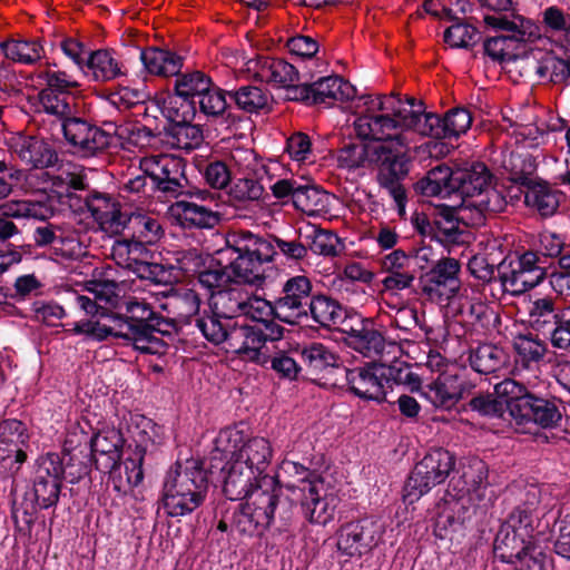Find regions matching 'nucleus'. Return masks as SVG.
<instances>
[{"label": "nucleus", "instance_id": "nucleus-14", "mask_svg": "<svg viewBox=\"0 0 570 570\" xmlns=\"http://www.w3.org/2000/svg\"><path fill=\"white\" fill-rule=\"evenodd\" d=\"M312 283L304 275L289 277L282 288L281 296L269 305L271 314L283 323L291 325L307 321V306L313 297Z\"/></svg>", "mask_w": 570, "mask_h": 570}, {"label": "nucleus", "instance_id": "nucleus-35", "mask_svg": "<svg viewBox=\"0 0 570 570\" xmlns=\"http://www.w3.org/2000/svg\"><path fill=\"white\" fill-rule=\"evenodd\" d=\"M81 72L88 79L99 82L110 81L122 75L120 62L106 49L89 52Z\"/></svg>", "mask_w": 570, "mask_h": 570}, {"label": "nucleus", "instance_id": "nucleus-21", "mask_svg": "<svg viewBox=\"0 0 570 570\" xmlns=\"http://www.w3.org/2000/svg\"><path fill=\"white\" fill-rule=\"evenodd\" d=\"M341 372L344 374L350 392L358 399L379 404L386 402L387 392L381 362L370 361L353 368L342 366Z\"/></svg>", "mask_w": 570, "mask_h": 570}, {"label": "nucleus", "instance_id": "nucleus-62", "mask_svg": "<svg viewBox=\"0 0 570 570\" xmlns=\"http://www.w3.org/2000/svg\"><path fill=\"white\" fill-rule=\"evenodd\" d=\"M197 108L207 117L222 116L227 108L225 92L212 82L209 89L205 90L196 101Z\"/></svg>", "mask_w": 570, "mask_h": 570}, {"label": "nucleus", "instance_id": "nucleus-18", "mask_svg": "<svg viewBox=\"0 0 570 570\" xmlns=\"http://www.w3.org/2000/svg\"><path fill=\"white\" fill-rule=\"evenodd\" d=\"M420 252H390L380 258L381 272L386 274L382 285L386 291H403L411 288L417 273L424 269L423 263H428L426 255L420 256Z\"/></svg>", "mask_w": 570, "mask_h": 570}, {"label": "nucleus", "instance_id": "nucleus-38", "mask_svg": "<svg viewBox=\"0 0 570 570\" xmlns=\"http://www.w3.org/2000/svg\"><path fill=\"white\" fill-rule=\"evenodd\" d=\"M515 365L522 370L539 368L547 353V344L532 335H519L513 341Z\"/></svg>", "mask_w": 570, "mask_h": 570}, {"label": "nucleus", "instance_id": "nucleus-16", "mask_svg": "<svg viewBox=\"0 0 570 570\" xmlns=\"http://www.w3.org/2000/svg\"><path fill=\"white\" fill-rule=\"evenodd\" d=\"M383 533V525L371 518L347 522L337 531V550L348 558H361L379 546Z\"/></svg>", "mask_w": 570, "mask_h": 570}, {"label": "nucleus", "instance_id": "nucleus-47", "mask_svg": "<svg viewBox=\"0 0 570 570\" xmlns=\"http://www.w3.org/2000/svg\"><path fill=\"white\" fill-rule=\"evenodd\" d=\"M4 57L19 63L32 65L43 56V48L38 40H7L0 42Z\"/></svg>", "mask_w": 570, "mask_h": 570}, {"label": "nucleus", "instance_id": "nucleus-10", "mask_svg": "<svg viewBox=\"0 0 570 570\" xmlns=\"http://www.w3.org/2000/svg\"><path fill=\"white\" fill-rule=\"evenodd\" d=\"M484 22L488 27L511 32L510 36L491 37L484 42L485 53L499 63L520 65L525 59L519 57L520 42L525 36H531L532 23L520 16L508 17L507 14H485Z\"/></svg>", "mask_w": 570, "mask_h": 570}, {"label": "nucleus", "instance_id": "nucleus-19", "mask_svg": "<svg viewBox=\"0 0 570 570\" xmlns=\"http://www.w3.org/2000/svg\"><path fill=\"white\" fill-rule=\"evenodd\" d=\"M208 464L205 468L207 475L214 476L218 474L219 480L223 483V492L228 500H244L257 488L258 476L255 474V470L244 465L243 460L228 456L223 460L222 469L213 466L212 452L207 458Z\"/></svg>", "mask_w": 570, "mask_h": 570}, {"label": "nucleus", "instance_id": "nucleus-39", "mask_svg": "<svg viewBox=\"0 0 570 570\" xmlns=\"http://www.w3.org/2000/svg\"><path fill=\"white\" fill-rule=\"evenodd\" d=\"M348 345L366 357L382 355L385 348V337L377 328L373 318H367L365 324L348 338Z\"/></svg>", "mask_w": 570, "mask_h": 570}, {"label": "nucleus", "instance_id": "nucleus-42", "mask_svg": "<svg viewBox=\"0 0 570 570\" xmlns=\"http://www.w3.org/2000/svg\"><path fill=\"white\" fill-rule=\"evenodd\" d=\"M524 203L540 215L551 216L559 206V195L546 183L532 180V183L527 185Z\"/></svg>", "mask_w": 570, "mask_h": 570}, {"label": "nucleus", "instance_id": "nucleus-45", "mask_svg": "<svg viewBox=\"0 0 570 570\" xmlns=\"http://www.w3.org/2000/svg\"><path fill=\"white\" fill-rule=\"evenodd\" d=\"M32 80L45 89H51L57 92H70L79 87V82L65 71L58 70L56 65L49 62L40 63L32 72Z\"/></svg>", "mask_w": 570, "mask_h": 570}, {"label": "nucleus", "instance_id": "nucleus-27", "mask_svg": "<svg viewBox=\"0 0 570 570\" xmlns=\"http://www.w3.org/2000/svg\"><path fill=\"white\" fill-rule=\"evenodd\" d=\"M459 478L451 479L449 487H452L454 494L452 498L462 499L464 495L474 494L481 499L484 497V490L489 487V466L478 456H470L462 462Z\"/></svg>", "mask_w": 570, "mask_h": 570}, {"label": "nucleus", "instance_id": "nucleus-63", "mask_svg": "<svg viewBox=\"0 0 570 570\" xmlns=\"http://www.w3.org/2000/svg\"><path fill=\"white\" fill-rule=\"evenodd\" d=\"M500 263L490 261L487 252H476L468 262L470 274L487 284L499 279Z\"/></svg>", "mask_w": 570, "mask_h": 570}, {"label": "nucleus", "instance_id": "nucleus-49", "mask_svg": "<svg viewBox=\"0 0 570 570\" xmlns=\"http://www.w3.org/2000/svg\"><path fill=\"white\" fill-rule=\"evenodd\" d=\"M40 504L28 492L24 493L21 502H14L11 510V517L16 524V530L24 535L30 537L32 528L38 518Z\"/></svg>", "mask_w": 570, "mask_h": 570}, {"label": "nucleus", "instance_id": "nucleus-23", "mask_svg": "<svg viewBox=\"0 0 570 570\" xmlns=\"http://www.w3.org/2000/svg\"><path fill=\"white\" fill-rule=\"evenodd\" d=\"M262 331L255 320H235L229 333L228 350L242 360L265 367L269 355L264 353Z\"/></svg>", "mask_w": 570, "mask_h": 570}, {"label": "nucleus", "instance_id": "nucleus-12", "mask_svg": "<svg viewBox=\"0 0 570 570\" xmlns=\"http://www.w3.org/2000/svg\"><path fill=\"white\" fill-rule=\"evenodd\" d=\"M512 252L500 262L499 281L504 292L519 296L539 285L546 269L539 265V252Z\"/></svg>", "mask_w": 570, "mask_h": 570}, {"label": "nucleus", "instance_id": "nucleus-30", "mask_svg": "<svg viewBox=\"0 0 570 570\" xmlns=\"http://www.w3.org/2000/svg\"><path fill=\"white\" fill-rule=\"evenodd\" d=\"M87 208L101 232L118 235L127 224L119 204L108 195L95 194L86 202Z\"/></svg>", "mask_w": 570, "mask_h": 570}, {"label": "nucleus", "instance_id": "nucleus-17", "mask_svg": "<svg viewBox=\"0 0 570 570\" xmlns=\"http://www.w3.org/2000/svg\"><path fill=\"white\" fill-rule=\"evenodd\" d=\"M139 164L160 191L173 197L183 194L186 184L183 158L170 154L148 155Z\"/></svg>", "mask_w": 570, "mask_h": 570}, {"label": "nucleus", "instance_id": "nucleus-31", "mask_svg": "<svg viewBox=\"0 0 570 570\" xmlns=\"http://www.w3.org/2000/svg\"><path fill=\"white\" fill-rule=\"evenodd\" d=\"M539 504V491L537 488L531 487L527 490L524 500L512 509L502 524L534 541V532L540 523Z\"/></svg>", "mask_w": 570, "mask_h": 570}, {"label": "nucleus", "instance_id": "nucleus-13", "mask_svg": "<svg viewBox=\"0 0 570 570\" xmlns=\"http://www.w3.org/2000/svg\"><path fill=\"white\" fill-rule=\"evenodd\" d=\"M461 265L452 257H443L426 272H420L417 288L433 303L449 302L459 294Z\"/></svg>", "mask_w": 570, "mask_h": 570}, {"label": "nucleus", "instance_id": "nucleus-41", "mask_svg": "<svg viewBox=\"0 0 570 570\" xmlns=\"http://www.w3.org/2000/svg\"><path fill=\"white\" fill-rule=\"evenodd\" d=\"M140 59L149 73L158 76H174L177 75L181 68V58L176 53L159 49L148 48L142 50Z\"/></svg>", "mask_w": 570, "mask_h": 570}, {"label": "nucleus", "instance_id": "nucleus-61", "mask_svg": "<svg viewBox=\"0 0 570 570\" xmlns=\"http://www.w3.org/2000/svg\"><path fill=\"white\" fill-rule=\"evenodd\" d=\"M233 98L242 110L246 112H256L266 108L269 104V95L259 87H240L233 95Z\"/></svg>", "mask_w": 570, "mask_h": 570}, {"label": "nucleus", "instance_id": "nucleus-1", "mask_svg": "<svg viewBox=\"0 0 570 570\" xmlns=\"http://www.w3.org/2000/svg\"><path fill=\"white\" fill-rule=\"evenodd\" d=\"M364 104L367 108L354 120V130L362 139L380 141L366 153L379 164V181L389 190L402 216L406 193L400 180L409 174L415 136L459 137L470 128L472 116L464 108H454L441 119L425 112L423 104L414 98L366 97Z\"/></svg>", "mask_w": 570, "mask_h": 570}, {"label": "nucleus", "instance_id": "nucleus-20", "mask_svg": "<svg viewBox=\"0 0 570 570\" xmlns=\"http://www.w3.org/2000/svg\"><path fill=\"white\" fill-rule=\"evenodd\" d=\"M30 434L27 424L18 419L0 421V464L11 475L17 474L28 459Z\"/></svg>", "mask_w": 570, "mask_h": 570}, {"label": "nucleus", "instance_id": "nucleus-60", "mask_svg": "<svg viewBox=\"0 0 570 570\" xmlns=\"http://www.w3.org/2000/svg\"><path fill=\"white\" fill-rule=\"evenodd\" d=\"M124 443L125 440L119 430L107 429L104 431L94 432L90 445L91 455L94 456V454H122Z\"/></svg>", "mask_w": 570, "mask_h": 570}, {"label": "nucleus", "instance_id": "nucleus-46", "mask_svg": "<svg viewBox=\"0 0 570 570\" xmlns=\"http://www.w3.org/2000/svg\"><path fill=\"white\" fill-rule=\"evenodd\" d=\"M293 205L306 215H321L328 209L330 195L317 187L299 184L294 194Z\"/></svg>", "mask_w": 570, "mask_h": 570}, {"label": "nucleus", "instance_id": "nucleus-29", "mask_svg": "<svg viewBox=\"0 0 570 570\" xmlns=\"http://www.w3.org/2000/svg\"><path fill=\"white\" fill-rule=\"evenodd\" d=\"M62 130L66 139L85 155H92L110 142V137L104 130L72 115L63 120Z\"/></svg>", "mask_w": 570, "mask_h": 570}, {"label": "nucleus", "instance_id": "nucleus-4", "mask_svg": "<svg viewBox=\"0 0 570 570\" xmlns=\"http://www.w3.org/2000/svg\"><path fill=\"white\" fill-rule=\"evenodd\" d=\"M208 476L200 460L176 463L166 473L158 504L167 517L177 518L193 513L207 495Z\"/></svg>", "mask_w": 570, "mask_h": 570}, {"label": "nucleus", "instance_id": "nucleus-3", "mask_svg": "<svg viewBox=\"0 0 570 570\" xmlns=\"http://www.w3.org/2000/svg\"><path fill=\"white\" fill-rule=\"evenodd\" d=\"M238 256L230 264L234 278L224 288L212 293L210 307L214 313L223 315L225 320H239L243 313H250V292L247 285L262 287L274 273L273 267L266 266L273 262V255H262V252H237Z\"/></svg>", "mask_w": 570, "mask_h": 570}, {"label": "nucleus", "instance_id": "nucleus-58", "mask_svg": "<svg viewBox=\"0 0 570 570\" xmlns=\"http://www.w3.org/2000/svg\"><path fill=\"white\" fill-rule=\"evenodd\" d=\"M87 429H91L88 421L71 424L67 430L61 453H89L92 433H89Z\"/></svg>", "mask_w": 570, "mask_h": 570}, {"label": "nucleus", "instance_id": "nucleus-26", "mask_svg": "<svg viewBox=\"0 0 570 570\" xmlns=\"http://www.w3.org/2000/svg\"><path fill=\"white\" fill-rule=\"evenodd\" d=\"M321 482H305L301 492L293 498L299 501L301 511L304 518L312 524L326 525L334 519L336 499L334 497L321 495Z\"/></svg>", "mask_w": 570, "mask_h": 570}, {"label": "nucleus", "instance_id": "nucleus-37", "mask_svg": "<svg viewBox=\"0 0 570 570\" xmlns=\"http://www.w3.org/2000/svg\"><path fill=\"white\" fill-rule=\"evenodd\" d=\"M307 375H318L330 368L341 371L340 357L322 343H311L297 350Z\"/></svg>", "mask_w": 570, "mask_h": 570}, {"label": "nucleus", "instance_id": "nucleus-56", "mask_svg": "<svg viewBox=\"0 0 570 570\" xmlns=\"http://www.w3.org/2000/svg\"><path fill=\"white\" fill-rule=\"evenodd\" d=\"M85 289L92 294L95 298L107 307L121 309L124 298L119 295V284L115 281H90L86 283Z\"/></svg>", "mask_w": 570, "mask_h": 570}, {"label": "nucleus", "instance_id": "nucleus-28", "mask_svg": "<svg viewBox=\"0 0 570 570\" xmlns=\"http://www.w3.org/2000/svg\"><path fill=\"white\" fill-rule=\"evenodd\" d=\"M414 223L423 236H429L444 247L470 246L471 234L461 229L458 220L450 214L440 215L433 226L420 216L414 218Z\"/></svg>", "mask_w": 570, "mask_h": 570}, {"label": "nucleus", "instance_id": "nucleus-34", "mask_svg": "<svg viewBox=\"0 0 570 570\" xmlns=\"http://www.w3.org/2000/svg\"><path fill=\"white\" fill-rule=\"evenodd\" d=\"M134 229L131 238L122 237L117 238L112 245L115 249L116 245H126L131 247L154 246L156 245L164 235V230L156 218L146 215H135L127 219Z\"/></svg>", "mask_w": 570, "mask_h": 570}, {"label": "nucleus", "instance_id": "nucleus-44", "mask_svg": "<svg viewBox=\"0 0 570 570\" xmlns=\"http://www.w3.org/2000/svg\"><path fill=\"white\" fill-rule=\"evenodd\" d=\"M454 169L445 165L436 166L417 183V188L425 196L446 197L454 189Z\"/></svg>", "mask_w": 570, "mask_h": 570}, {"label": "nucleus", "instance_id": "nucleus-25", "mask_svg": "<svg viewBox=\"0 0 570 570\" xmlns=\"http://www.w3.org/2000/svg\"><path fill=\"white\" fill-rule=\"evenodd\" d=\"M11 154L31 168H48L58 160L51 144L43 137L17 134L9 140Z\"/></svg>", "mask_w": 570, "mask_h": 570}, {"label": "nucleus", "instance_id": "nucleus-15", "mask_svg": "<svg viewBox=\"0 0 570 570\" xmlns=\"http://www.w3.org/2000/svg\"><path fill=\"white\" fill-rule=\"evenodd\" d=\"M62 480L65 479L59 453L48 452L35 461L32 489L28 493L40 504V509L56 508L61 494Z\"/></svg>", "mask_w": 570, "mask_h": 570}, {"label": "nucleus", "instance_id": "nucleus-52", "mask_svg": "<svg viewBox=\"0 0 570 570\" xmlns=\"http://www.w3.org/2000/svg\"><path fill=\"white\" fill-rule=\"evenodd\" d=\"M530 324L535 331H546L561 320L556 312L554 299L546 296L531 302L529 307Z\"/></svg>", "mask_w": 570, "mask_h": 570}, {"label": "nucleus", "instance_id": "nucleus-57", "mask_svg": "<svg viewBox=\"0 0 570 570\" xmlns=\"http://www.w3.org/2000/svg\"><path fill=\"white\" fill-rule=\"evenodd\" d=\"M275 239L254 234L249 230H230L226 235V246L228 249H274Z\"/></svg>", "mask_w": 570, "mask_h": 570}, {"label": "nucleus", "instance_id": "nucleus-11", "mask_svg": "<svg viewBox=\"0 0 570 570\" xmlns=\"http://www.w3.org/2000/svg\"><path fill=\"white\" fill-rule=\"evenodd\" d=\"M212 82V79L202 71L178 75L175 80V92L163 99V114L171 121L191 120L196 114V101L209 89Z\"/></svg>", "mask_w": 570, "mask_h": 570}, {"label": "nucleus", "instance_id": "nucleus-33", "mask_svg": "<svg viewBox=\"0 0 570 570\" xmlns=\"http://www.w3.org/2000/svg\"><path fill=\"white\" fill-rule=\"evenodd\" d=\"M533 547L535 543L529 537L501 523L493 541V553L503 563H515V559H520Z\"/></svg>", "mask_w": 570, "mask_h": 570}, {"label": "nucleus", "instance_id": "nucleus-53", "mask_svg": "<svg viewBox=\"0 0 570 570\" xmlns=\"http://www.w3.org/2000/svg\"><path fill=\"white\" fill-rule=\"evenodd\" d=\"M500 383L494 385V394H478L469 401V406L472 411L478 412L482 416L501 417L505 410H508V403L510 397L502 396L498 393V386Z\"/></svg>", "mask_w": 570, "mask_h": 570}, {"label": "nucleus", "instance_id": "nucleus-54", "mask_svg": "<svg viewBox=\"0 0 570 570\" xmlns=\"http://www.w3.org/2000/svg\"><path fill=\"white\" fill-rule=\"evenodd\" d=\"M72 100L73 98L68 92L42 89L39 94V101L43 111L62 121L72 115Z\"/></svg>", "mask_w": 570, "mask_h": 570}, {"label": "nucleus", "instance_id": "nucleus-8", "mask_svg": "<svg viewBox=\"0 0 570 570\" xmlns=\"http://www.w3.org/2000/svg\"><path fill=\"white\" fill-rule=\"evenodd\" d=\"M243 460L244 465L255 470L257 482L275 485L277 476L266 474V470L273 456V450L267 439L254 436L247 439L238 425L222 429L214 440L212 450L213 466L222 469L226 458Z\"/></svg>", "mask_w": 570, "mask_h": 570}, {"label": "nucleus", "instance_id": "nucleus-9", "mask_svg": "<svg viewBox=\"0 0 570 570\" xmlns=\"http://www.w3.org/2000/svg\"><path fill=\"white\" fill-rule=\"evenodd\" d=\"M456 458L444 448H432L414 465L404 488L403 500L413 504L434 487L443 483L455 471Z\"/></svg>", "mask_w": 570, "mask_h": 570}, {"label": "nucleus", "instance_id": "nucleus-40", "mask_svg": "<svg viewBox=\"0 0 570 570\" xmlns=\"http://www.w3.org/2000/svg\"><path fill=\"white\" fill-rule=\"evenodd\" d=\"M469 362L472 370L481 374H491L501 370L508 362V354L503 348L491 344H480L471 350Z\"/></svg>", "mask_w": 570, "mask_h": 570}, {"label": "nucleus", "instance_id": "nucleus-6", "mask_svg": "<svg viewBox=\"0 0 570 570\" xmlns=\"http://www.w3.org/2000/svg\"><path fill=\"white\" fill-rule=\"evenodd\" d=\"M53 194H37L27 199L10 200L1 206L4 218H0V240H7L18 234L17 226L8 218H24L46 220L60 210L63 194L69 196L71 190L82 189L83 179L76 173L62 170L55 176Z\"/></svg>", "mask_w": 570, "mask_h": 570}, {"label": "nucleus", "instance_id": "nucleus-22", "mask_svg": "<svg viewBox=\"0 0 570 570\" xmlns=\"http://www.w3.org/2000/svg\"><path fill=\"white\" fill-rule=\"evenodd\" d=\"M248 70L263 82L287 90V98L298 99V94L304 96L306 88L299 87V75L296 68L282 59L259 57L250 60Z\"/></svg>", "mask_w": 570, "mask_h": 570}, {"label": "nucleus", "instance_id": "nucleus-59", "mask_svg": "<svg viewBox=\"0 0 570 570\" xmlns=\"http://www.w3.org/2000/svg\"><path fill=\"white\" fill-rule=\"evenodd\" d=\"M214 262V258L210 257V265L208 267L195 271L198 283L202 287L206 288L210 295L224 288L234 278L232 271L227 273L226 268L223 267L220 263L216 262L215 265H213Z\"/></svg>", "mask_w": 570, "mask_h": 570}, {"label": "nucleus", "instance_id": "nucleus-24", "mask_svg": "<svg viewBox=\"0 0 570 570\" xmlns=\"http://www.w3.org/2000/svg\"><path fill=\"white\" fill-rule=\"evenodd\" d=\"M122 306L124 314L129 320L122 322V325H127L128 334L136 338V343L158 342L154 333L160 332L159 326L165 323L164 316L155 312L150 304L139 302L135 297L124 299Z\"/></svg>", "mask_w": 570, "mask_h": 570}, {"label": "nucleus", "instance_id": "nucleus-36", "mask_svg": "<svg viewBox=\"0 0 570 570\" xmlns=\"http://www.w3.org/2000/svg\"><path fill=\"white\" fill-rule=\"evenodd\" d=\"M307 92L312 94L316 104L332 105L334 101L352 99L355 95V89L343 78L330 76L315 81L309 86L308 90L306 89L304 95Z\"/></svg>", "mask_w": 570, "mask_h": 570}, {"label": "nucleus", "instance_id": "nucleus-7", "mask_svg": "<svg viewBox=\"0 0 570 570\" xmlns=\"http://www.w3.org/2000/svg\"><path fill=\"white\" fill-rule=\"evenodd\" d=\"M498 393L510 397L508 411L519 425L533 423L541 429H553L562 421L566 406L554 395L537 393L512 379L500 382Z\"/></svg>", "mask_w": 570, "mask_h": 570}, {"label": "nucleus", "instance_id": "nucleus-32", "mask_svg": "<svg viewBox=\"0 0 570 570\" xmlns=\"http://www.w3.org/2000/svg\"><path fill=\"white\" fill-rule=\"evenodd\" d=\"M470 507L460 498H453L445 501L442 510L438 513L434 521V535L440 540L454 539V534H462L465 529V522L470 520Z\"/></svg>", "mask_w": 570, "mask_h": 570}, {"label": "nucleus", "instance_id": "nucleus-2", "mask_svg": "<svg viewBox=\"0 0 570 570\" xmlns=\"http://www.w3.org/2000/svg\"><path fill=\"white\" fill-rule=\"evenodd\" d=\"M295 500L284 495L283 485L257 483V488L245 498L233 512V527L244 535L262 538L274 528L278 533L287 532L295 519Z\"/></svg>", "mask_w": 570, "mask_h": 570}, {"label": "nucleus", "instance_id": "nucleus-64", "mask_svg": "<svg viewBox=\"0 0 570 570\" xmlns=\"http://www.w3.org/2000/svg\"><path fill=\"white\" fill-rule=\"evenodd\" d=\"M177 207L181 209L185 220L197 227H213L218 222L217 215L205 205L195 202H179Z\"/></svg>", "mask_w": 570, "mask_h": 570}, {"label": "nucleus", "instance_id": "nucleus-48", "mask_svg": "<svg viewBox=\"0 0 570 570\" xmlns=\"http://www.w3.org/2000/svg\"><path fill=\"white\" fill-rule=\"evenodd\" d=\"M227 163L234 176L261 177L264 173V165L257 158L254 150L237 147L230 150Z\"/></svg>", "mask_w": 570, "mask_h": 570}, {"label": "nucleus", "instance_id": "nucleus-51", "mask_svg": "<svg viewBox=\"0 0 570 570\" xmlns=\"http://www.w3.org/2000/svg\"><path fill=\"white\" fill-rule=\"evenodd\" d=\"M235 320H225L223 315L214 313L206 317L196 320V326L203 333L207 341L218 345L229 343V333L234 327Z\"/></svg>", "mask_w": 570, "mask_h": 570}, {"label": "nucleus", "instance_id": "nucleus-43", "mask_svg": "<svg viewBox=\"0 0 570 570\" xmlns=\"http://www.w3.org/2000/svg\"><path fill=\"white\" fill-rule=\"evenodd\" d=\"M342 308L343 305L328 295H313L306 311L307 321L312 318L321 327L332 330Z\"/></svg>", "mask_w": 570, "mask_h": 570}, {"label": "nucleus", "instance_id": "nucleus-5", "mask_svg": "<svg viewBox=\"0 0 570 570\" xmlns=\"http://www.w3.org/2000/svg\"><path fill=\"white\" fill-rule=\"evenodd\" d=\"M492 175L484 164L473 163L454 169V189L462 198L459 210L461 219L468 217V212L475 210L474 224H480L487 213L504 210L509 200L504 187L492 186Z\"/></svg>", "mask_w": 570, "mask_h": 570}, {"label": "nucleus", "instance_id": "nucleus-55", "mask_svg": "<svg viewBox=\"0 0 570 570\" xmlns=\"http://www.w3.org/2000/svg\"><path fill=\"white\" fill-rule=\"evenodd\" d=\"M520 62L534 69L535 73L541 78L549 76L553 82H559L570 77V61L567 60L549 57L542 63H538L534 58L525 56V59Z\"/></svg>", "mask_w": 570, "mask_h": 570}, {"label": "nucleus", "instance_id": "nucleus-50", "mask_svg": "<svg viewBox=\"0 0 570 570\" xmlns=\"http://www.w3.org/2000/svg\"><path fill=\"white\" fill-rule=\"evenodd\" d=\"M92 459L91 451L82 454L77 452L59 454L63 479L75 484L88 476L92 469Z\"/></svg>", "mask_w": 570, "mask_h": 570}]
</instances>
